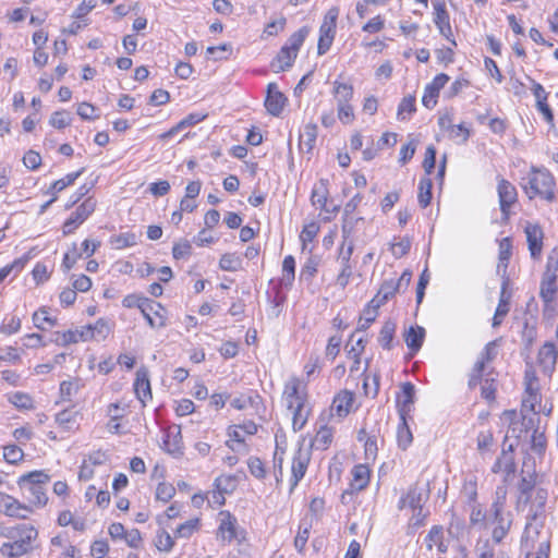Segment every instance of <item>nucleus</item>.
Here are the masks:
<instances>
[{"label": "nucleus", "mask_w": 558, "mask_h": 558, "mask_svg": "<svg viewBox=\"0 0 558 558\" xmlns=\"http://www.w3.org/2000/svg\"><path fill=\"white\" fill-rule=\"evenodd\" d=\"M7 537L11 542L1 545L0 554L4 558H22L34 550V543L38 537V531L32 524L22 523L11 527L8 531Z\"/></svg>", "instance_id": "obj_1"}, {"label": "nucleus", "mask_w": 558, "mask_h": 558, "mask_svg": "<svg viewBox=\"0 0 558 558\" xmlns=\"http://www.w3.org/2000/svg\"><path fill=\"white\" fill-rule=\"evenodd\" d=\"M523 180L522 189L530 199L538 196L548 202L554 201L556 182L548 169L533 166Z\"/></svg>", "instance_id": "obj_2"}, {"label": "nucleus", "mask_w": 558, "mask_h": 558, "mask_svg": "<svg viewBox=\"0 0 558 558\" xmlns=\"http://www.w3.org/2000/svg\"><path fill=\"white\" fill-rule=\"evenodd\" d=\"M507 490L504 486H499L496 489V498L489 509V518L493 524H495L492 531V539L494 543L499 544L507 536L512 524V514L509 511H505Z\"/></svg>", "instance_id": "obj_3"}, {"label": "nucleus", "mask_w": 558, "mask_h": 558, "mask_svg": "<svg viewBox=\"0 0 558 558\" xmlns=\"http://www.w3.org/2000/svg\"><path fill=\"white\" fill-rule=\"evenodd\" d=\"M50 476L44 471H32L19 477L17 484L20 487L25 488L29 496L28 500L32 505L41 508L46 506L48 496L43 487V484L48 483Z\"/></svg>", "instance_id": "obj_4"}, {"label": "nucleus", "mask_w": 558, "mask_h": 558, "mask_svg": "<svg viewBox=\"0 0 558 558\" xmlns=\"http://www.w3.org/2000/svg\"><path fill=\"white\" fill-rule=\"evenodd\" d=\"M338 16L339 9L337 7L330 8L324 16V21L319 27V38L317 45V52L319 56L325 54L333 43Z\"/></svg>", "instance_id": "obj_5"}, {"label": "nucleus", "mask_w": 558, "mask_h": 558, "mask_svg": "<svg viewBox=\"0 0 558 558\" xmlns=\"http://www.w3.org/2000/svg\"><path fill=\"white\" fill-rule=\"evenodd\" d=\"M218 522L217 536L222 542L232 543L236 541L241 543L245 538L244 530L239 526L236 518L229 511H220Z\"/></svg>", "instance_id": "obj_6"}, {"label": "nucleus", "mask_w": 558, "mask_h": 558, "mask_svg": "<svg viewBox=\"0 0 558 558\" xmlns=\"http://www.w3.org/2000/svg\"><path fill=\"white\" fill-rule=\"evenodd\" d=\"M508 435L505 437L501 454L498 457L494 465L492 466L493 473H504V482H509L515 473V461L513 457V450L515 445H506Z\"/></svg>", "instance_id": "obj_7"}, {"label": "nucleus", "mask_w": 558, "mask_h": 558, "mask_svg": "<svg viewBox=\"0 0 558 558\" xmlns=\"http://www.w3.org/2000/svg\"><path fill=\"white\" fill-rule=\"evenodd\" d=\"M282 398L288 410L305 404L307 403L306 386L298 377H291L284 384Z\"/></svg>", "instance_id": "obj_8"}, {"label": "nucleus", "mask_w": 558, "mask_h": 558, "mask_svg": "<svg viewBox=\"0 0 558 558\" xmlns=\"http://www.w3.org/2000/svg\"><path fill=\"white\" fill-rule=\"evenodd\" d=\"M539 531L536 529L532 531V526L530 524L525 526V531L521 539V549L525 551V558H548L549 541L546 537H543L539 541L537 553H532L535 537H539Z\"/></svg>", "instance_id": "obj_9"}, {"label": "nucleus", "mask_w": 558, "mask_h": 558, "mask_svg": "<svg viewBox=\"0 0 558 558\" xmlns=\"http://www.w3.org/2000/svg\"><path fill=\"white\" fill-rule=\"evenodd\" d=\"M497 356V345L495 341L488 342L481 352L476 363L474 364L469 377L468 386L474 389L480 383L481 376L486 371V366Z\"/></svg>", "instance_id": "obj_10"}, {"label": "nucleus", "mask_w": 558, "mask_h": 558, "mask_svg": "<svg viewBox=\"0 0 558 558\" xmlns=\"http://www.w3.org/2000/svg\"><path fill=\"white\" fill-rule=\"evenodd\" d=\"M0 512L10 518L26 519L33 512V509L16 498L0 493Z\"/></svg>", "instance_id": "obj_11"}, {"label": "nucleus", "mask_w": 558, "mask_h": 558, "mask_svg": "<svg viewBox=\"0 0 558 558\" xmlns=\"http://www.w3.org/2000/svg\"><path fill=\"white\" fill-rule=\"evenodd\" d=\"M311 461V453L307 449L300 447L293 454L291 464L290 486L293 490L304 477Z\"/></svg>", "instance_id": "obj_12"}, {"label": "nucleus", "mask_w": 558, "mask_h": 558, "mask_svg": "<svg viewBox=\"0 0 558 558\" xmlns=\"http://www.w3.org/2000/svg\"><path fill=\"white\" fill-rule=\"evenodd\" d=\"M500 210L505 216L509 215L511 206L517 202L515 186L506 179H500L497 186Z\"/></svg>", "instance_id": "obj_13"}, {"label": "nucleus", "mask_w": 558, "mask_h": 558, "mask_svg": "<svg viewBox=\"0 0 558 558\" xmlns=\"http://www.w3.org/2000/svg\"><path fill=\"white\" fill-rule=\"evenodd\" d=\"M434 23L439 29V33L448 39L452 46H457L456 40L452 38V28L450 25V17L445 8V4L441 2L434 3Z\"/></svg>", "instance_id": "obj_14"}, {"label": "nucleus", "mask_w": 558, "mask_h": 558, "mask_svg": "<svg viewBox=\"0 0 558 558\" xmlns=\"http://www.w3.org/2000/svg\"><path fill=\"white\" fill-rule=\"evenodd\" d=\"M448 82L449 76L440 73L425 87L422 102L426 108L432 109L436 106L439 92Z\"/></svg>", "instance_id": "obj_15"}, {"label": "nucleus", "mask_w": 558, "mask_h": 558, "mask_svg": "<svg viewBox=\"0 0 558 558\" xmlns=\"http://www.w3.org/2000/svg\"><path fill=\"white\" fill-rule=\"evenodd\" d=\"M162 448L169 454L179 458L183 454V442L179 426L169 427L163 437Z\"/></svg>", "instance_id": "obj_16"}, {"label": "nucleus", "mask_w": 558, "mask_h": 558, "mask_svg": "<svg viewBox=\"0 0 558 558\" xmlns=\"http://www.w3.org/2000/svg\"><path fill=\"white\" fill-rule=\"evenodd\" d=\"M438 124L442 130H446L450 140L458 144H464L470 137V129L464 124H451L448 117H441L438 120Z\"/></svg>", "instance_id": "obj_17"}, {"label": "nucleus", "mask_w": 558, "mask_h": 558, "mask_svg": "<svg viewBox=\"0 0 558 558\" xmlns=\"http://www.w3.org/2000/svg\"><path fill=\"white\" fill-rule=\"evenodd\" d=\"M287 98L284 95L278 90L277 85L275 83H269L267 86V96L265 99V107L267 111L278 117L286 105Z\"/></svg>", "instance_id": "obj_18"}, {"label": "nucleus", "mask_w": 558, "mask_h": 558, "mask_svg": "<svg viewBox=\"0 0 558 558\" xmlns=\"http://www.w3.org/2000/svg\"><path fill=\"white\" fill-rule=\"evenodd\" d=\"M558 357V350L553 342H546L538 351L537 361L542 366L544 373L550 375L554 369Z\"/></svg>", "instance_id": "obj_19"}, {"label": "nucleus", "mask_w": 558, "mask_h": 558, "mask_svg": "<svg viewBox=\"0 0 558 558\" xmlns=\"http://www.w3.org/2000/svg\"><path fill=\"white\" fill-rule=\"evenodd\" d=\"M134 390L137 399L143 405L151 399V389L148 378V371L145 367H141L136 372V378L134 381Z\"/></svg>", "instance_id": "obj_20"}, {"label": "nucleus", "mask_w": 558, "mask_h": 558, "mask_svg": "<svg viewBox=\"0 0 558 558\" xmlns=\"http://www.w3.org/2000/svg\"><path fill=\"white\" fill-rule=\"evenodd\" d=\"M525 234L531 256L538 258L543 247V230L537 225L527 223Z\"/></svg>", "instance_id": "obj_21"}, {"label": "nucleus", "mask_w": 558, "mask_h": 558, "mask_svg": "<svg viewBox=\"0 0 558 558\" xmlns=\"http://www.w3.org/2000/svg\"><path fill=\"white\" fill-rule=\"evenodd\" d=\"M425 501V497L422 488L415 486H411L407 494L403 495L398 504V508L400 510L404 508H410L412 511H416V509L422 508Z\"/></svg>", "instance_id": "obj_22"}, {"label": "nucleus", "mask_w": 558, "mask_h": 558, "mask_svg": "<svg viewBox=\"0 0 558 558\" xmlns=\"http://www.w3.org/2000/svg\"><path fill=\"white\" fill-rule=\"evenodd\" d=\"M354 400L355 397L353 392L343 390L333 398L331 410L335 411L339 417H345L351 412Z\"/></svg>", "instance_id": "obj_23"}, {"label": "nucleus", "mask_w": 558, "mask_h": 558, "mask_svg": "<svg viewBox=\"0 0 558 558\" xmlns=\"http://www.w3.org/2000/svg\"><path fill=\"white\" fill-rule=\"evenodd\" d=\"M477 385H481V396L483 399L488 403L496 400L497 378L493 371L487 373L484 372Z\"/></svg>", "instance_id": "obj_24"}, {"label": "nucleus", "mask_w": 558, "mask_h": 558, "mask_svg": "<svg viewBox=\"0 0 558 558\" xmlns=\"http://www.w3.org/2000/svg\"><path fill=\"white\" fill-rule=\"evenodd\" d=\"M122 305L126 308L136 307L141 311L142 314H147V312L151 311L153 307H159V303L155 302L148 298L141 296L137 294H129L124 296L122 300Z\"/></svg>", "instance_id": "obj_25"}, {"label": "nucleus", "mask_w": 558, "mask_h": 558, "mask_svg": "<svg viewBox=\"0 0 558 558\" xmlns=\"http://www.w3.org/2000/svg\"><path fill=\"white\" fill-rule=\"evenodd\" d=\"M351 490L360 492L366 488L371 478V471L366 464H357L352 469Z\"/></svg>", "instance_id": "obj_26"}, {"label": "nucleus", "mask_w": 558, "mask_h": 558, "mask_svg": "<svg viewBox=\"0 0 558 558\" xmlns=\"http://www.w3.org/2000/svg\"><path fill=\"white\" fill-rule=\"evenodd\" d=\"M296 57L298 54L282 46L277 57L271 61L270 66L276 73L287 71L293 65Z\"/></svg>", "instance_id": "obj_27"}, {"label": "nucleus", "mask_w": 558, "mask_h": 558, "mask_svg": "<svg viewBox=\"0 0 558 558\" xmlns=\"http://www.w3.org/2000/svg\"><path fill=\"white\" fill-rule=\"evenodd\" d=\"M425 338V329L421 326H411L404 333V341L412 354L420 351Z\"/></svg>", "instance_id": "obj_28"}, {"label": "nucleus", "mask_w": 558, "mask_h": 558, "mask_svg": "<svg viewBox=\"0 0 558 558\" xmlns=\"http://www.w3.org/2000/svg\"><path fill=\"white\" fill-rule=\"evenodd\" d=\"M400 292L396 287L395 279L385 280L380 286L377 294L371 300L375 307L383 306L387 301L392 299L396 293Z\"/></svg>", "instance_id": "obj_29"}, {"label": "nucleus", "mask_w": 558, "mask_h": 558, "mask_svg": "<svg viewBox=\"0 0 558 558\" xmlns=\"http://www.w3.org/2000/svg\"><path fill=\"white\" fill-rule=\"evenodd\" d=\"M557 278H555V274H545L541 283V298L545 303L546 308L549 304L555 300L556 293L558 291V286L556 282Z\"/></svg>", "instance_id": "obj_30"}, {"label": "nucleus", "mask_w": 558, "mask_h": 558, "mask_svg": "<svg viewBox=\"0 0 558 558\" xmlns=\"http://www.w3.org/2000/svg\"><path fill=\"white\" fill-rule=\"evenodd\" d=\"M78 411L65 409L56 415V423L63 430H74L78 427Z\"/></svg>", "instance_id": "obj_31"}, {"label": "nucleus", "mask_w": 558, "mask_h": 558, "mask_svg": "<svg viewBox=\"0 0 558 558\" xmlns=\"http://www.w3.org/2000/svg\"><path fill=\"white\" fill-rule=\"evenodd\" d=\"M354 88L351 84L335 81L332 83V95L336 99L337 106L351 104L353 98Z\"/></svg>", "instance_id": "obj_32"}, {"label": "nucleus", "mask_w": 558, "mask_h": 558, "mask_svg": "<svg viewBox=\"0 0 558 558\" xmlns=\"http://www.w3.org/2000/svg\"><path fill=\"white\" fill-rule=\"evenodd\" d=\"M97 202L94 197H87L76 209L70 215L74 221L82 225L96 208Z\"/></svg>", "instance_id": "obj_33"}, {"label": "nucleus", "mask_w": 558, "mask_h": 558, "mask_svg": "<svg viewBox=\"0 0 558 558\" xmlns=\"http://www.w3.org/2000/svg\"><path fill=\"white\" fill-rule=\"evenodd\" d=\"M83 387L84 383L80 378L63 380L59 388L62 401H72V398L75 397Z\"/></svg>", "instance_id": "obj_34"}, {"label": "nucleus", "mask_w": 558, "mask_h": 558, "mask_svg": "<svg viewBox=\"0 0 558 558\" xmlns=\"http://www.w3.org/2000/svg\"><path fill=\"white\" fill-rule=\"evenodd\" d=\"M507 284H508V281L505 280L502 282V287H501L499 303L496 308L495 315L493 317V327H495V328L498 327L502 323L504 317L509 312V295L506 294Z\"/></svg>", "instance_id": "obj_35"}, {"label": "nucleus", "mask_w": 558, "mask_h": 558, "mask_svg": "<svg viewBox=\"0 0 558 558\" xmlns=\"http://www.w3.org/2000/svg\"><path fill=\"white\" fill-rule=\"evenodd\" d=\"M333 430L332 428L323 425L317 430L314 439L312 440V447L317 450H326L332 441Z\"/></svg>", "instance_id": "obj_36"}, {"label": "nucleus", "mask_w": 558, "mask_h": 558, "mask_svg": "<svg viewBox=\"0 0 558 558\" xmlns=\"http://www.w3.org/2000/svg\"><path fill=\"white\" fill-rule=\"evenodd\" d=\"M289 411L292 413L293 429L295 432L301 430L305 426V424L308 420L310 412H311L307 403L302 404V405L299 404L295 408L289 409Z\"/></svg>", "instance_id": "obj_37"}, {"label": "nucleus", "mask_w": 558, "mask_h": 558, "mask_svg": "<svg viewBox=\"0 0 558 558\" xmlns=\"http://www.w3.org/2000/svg\"><path fill=\"white\" fill-rule=\"evenodd\" d=\"M295 278V259L292 255H288L282 262L281 286L290 288Z\"/></svg>", "instance_id": "obj_38"}, {"label": "nucleus", "mask_w": 558, "mask_h": 558, "mask_svg": "<svg viewBox=\"0 0 558 558\" xmlns=\"http://www.w3.org/2000/svg\"><path fill=\"white\" fill-rule=\"evenodd\" d=\"M165 313H166V310L159 303V307L151 306L150 312H147V314H142V315L145 317V319L147 320L148 325L151 328L159 329V328H162L166 326L167 317H166Z\"/></svg>", "instance_id": "obj_39"}, {"label": "nucleus", "mask_w": 558, "mask_h": 558, "mask_svg": "<svg viewBox=\"0 0 558 558\" xmlns=\"http://www.w3.org/2000/svg\"><path fill=\"white\" fill-rule=\"evenodd\" d=\"M488 522L487 513L480 504L474 502L470 511V525L478 530L486 529Z\"/></svg>", "instance_id": "obj_40"}, {"label": "nucleus", "mask_w": 558, "mask_h": 558, "mask_svg": "<svg viewBox=\"0 0 558 558\" xmlns=\"http://www.w3.org/2000/svg\"><path fill=\"white\" fill-rule=\"evenodd\" d=\"M317 138V125L314 123H308L304 126L302 133L300 134V145L306 148V151L310 153L316 143Z\"/></svg>", "instance_id": "obj_41"}, {"label": "nucleus", "mask_w": 558, "mask_h": 558, "mask_svg": "<svg viewBox=\"0 0 558 558\" xmlns=\"http://www.w3.org/2000/svg\"><path fill=\"white\" fill-rule=\"evenodd\" d=\"M396 328V323L392 320H387L381 327L378 341L384 349L390 350L392 348V340L395 337Z\"/></svg>", "instance_id": "obj_42"}, {"label": "nucleus", "mask_w": 558, "mask_h": 558, "mask_svg": "<svg viewBox=\"0 0 558 558\" xmlns=\"http://www.w3.org/2000/svg\"><path fill=\"white\" fill-rule=\"evenodd\" d=\"M137 235L133 232H124L110 238V243L117 250L131 247L137 244Z\"/></svg>", "instance_id": "obj_43"}, {"label": "nucleus", "mask_w": 558, "mask_h": 558, "mask_svg": "<svg viewBox=\"0 0 558 558\" xmlns=\"http://www.w3.org/2000/svg\"><path fill=\"white\" fill-rule=\"evenodd\" d=\"M432 187H433V182H432L430 178L425 177L420 180L417 201H418V204L423 208L427 207L430 203Z\"/></svg>", "instance_id": "obj_44"}, {"label": "nucleus", "mask_w": 558, "mask_h": 558, "mask_svg": "<svg viewBox=\"0 0 558 558\" xmlns=\"http://www.w3.org/2000/svg\"><path fill=\"white\" fill-rule=\"evenodd\" d=\"M402 396L399 402L401 403L400 415H405L410 411L414 401L415 387L412 383H404L401 387Z\"/></svg>", "instance_id": "obj_45"}, {"label": "nucleus", "mask_w": 558, "mask_h": 558, "mask_svg": "<svg viewBox=\"0 0 558 558\" xmlns=\"http://www.w3.org/2000/svg\"><path fill=\"white\" fill-rule=\"evenodd\" d=\"M308 33L310 31L306 26L300 28L289 37L284 47L298 54Z\"/></svg>", "instance_id": "obj_46"}, {"label": "nucleus", "mask_w": 558, "mask_h": 558, "mask_svg": "<svg viewBox=\"0 0 558 558\" xmlns=\"http://www.w3.org/2000/svg\"><path fill=\"white\" fill-rule=\"evenodd\" d=\"M378 308L379 307H375L372 304V301L368 302V304L366 305V307L363 311V315L361 316V318L359 320V326L356 328V331L366 330L372 325V323L375 322V319L378 315Z\"/></svg>", "instance_id": "obj_47"}, {"label": "nucleus", "mask_w": 558, "mask_h": 558, "mask_svg": "<svg viewBox=\"0 0 558 558\" xmlns=\"http://www.w3.org/2000/svg\"><path fill=\"white\" fill-rule=\"evenodd\" d=\"M475 553L477 558H510L505 551L496 555L488 539H485L482 544L478 542L475 546Z\"/></svg>", "instance_id": "obj_48"}, {"label": "nucleus", "mask_w": 558, "mask_h": 558, "mask_svg": "<svg viewBox=\"0 0 558 558\" xmlns=\"http://www.w3.org/2000/svg\"><path fill=\"white\" fill-rule=\"evenodd\" d=\"M320 258L318 256H311L301 268L300 279L311 281L318 271Z\"/></svg>", "instance_id": "obj_49"}, {"label": "nucleus", "mask_w": 558, "mask_h": 558, "mask_svg": "<svg viewBox=\"0 0 558 558\" xmlns=\"http://www.w3.org/2000/svg\"><path fill=\"white\" fill-rule=\"evenodd\" d=\"M199 526L198 518L190 519L177 527L174 535L180 538H189L199 530Z\"/></svg>", "instance_id": "obj_50"}, {"label": "nucleus", "mask_w": 558, "mask_h": 558, "mask_svg": "<svg viewBox=\"0 0 558 558\" xmlns=\"http://www.w3.org/2000/svg\"><path fill=\"white\" fill-rule=\"evenodd\" d=\"M400 416H401V423L398 426L397 439H398L399 447L402 449H407L411 445L413 437H412V433L407 424L405 415L402 414Z\"/></svg>", "instance_id": "obj_51"}, {"label": "nucleus", "mask_w": 558, "mask_h": 558, "mask_svg": "<svg viewBox=\"0 0 558 558\" xmlns=\"http://www.w3.org/2000/svg\"><path fill=\"white\" fill-rule=\"evenodd\" d=\"M84 169H81L75 172L68 173L65 177L54 181L50 187V192L56 195L57 193L63 191L65 187L72 185L75 180L82 175Z\"/></svg>", "instance_id": "obj_52"}, {"label": "nucleus", "mask_w": 558, "mask_h": 558, "mask_svg": "<svg viewBox=\"0 0 558 558\" xmlns=\"http://www.w3.org/2000/svg\"><path fill=\"white\" fill-rule=\"evenodd\" d=\"M415 97L407 96L402 98L401 102L398 106L397 117L400 121L408 120L409 117L415 112Z\"/></svg>", "instance_id": "obj_53"}, {"label": "nucleus", "mask_w": 558, "mask_h": 558, "mask_svg": "<svg viewBox=\"0 0 558 558\" xmlns=\"http://www.w3.org/2000/svg\"><path fill=\"white\" fill-rule=\"evenodd\" d=\"M33 323L36 328L45 330V324L53 327L57 325V318L49 316L47 310L43 307L33 314Z\"/></svg>", "instance_id": "obj_54"}, {"label": "nucleus", "mask_w": 558, "mask_h": 558, "mask_svg": "<svg viewBox=\"0 0 558 558\" xmlns=\"http://www.w3.org/2000/svg\"><path fill=\"white\" fill-rule=\"evenodd\" d=\"M241 264V258L232 253L223 254L219 260V267L226 271H236Z\"/></svg>", "instance_id": "obj_55"}, {"label": "nucleus", "mask_w": 558, "mask_h": 558, "mask_svg": "<svg viewBox=\"0 0 558 558\" xmlns=\"http://www.w3.org/2000/svg\"><path fill=\"white\" fill-rule=\"evenodd\" d=\"M155 546L160 551H170L174 546V541L167 531L160 530L156 534Z\"/></svg>", "instance_id": "obj_56"}, {"label": "nucleus", "mask_w": 558, "mask_h": 558, "mask_svg": "<svg viewBox=\"0 0 558 558\" xmlns=\"http://www.w3.org/2000/svg\"><path fill=\"white\" fill-rule=\"evenodd\" d=\"M24 457L23 450L16 445H7L3 447V459L10 464H16Z\"/></svg>", "instance_id": "obj_57"}, {"label": "nucleus", "mask_w": 558, "mask_h": 558, "mask_svg": "<svg viewBox=\"0 0 558 558\" xmlns=\"http://www.w3.org/2000/svg\"><path fill=\"white\" fill-rule=\"evenodd\" d=\"M230 440L227 442L229 448L233 451H239L240 447L244 446V436L245 434L239 427V425L233 426L232 430L229 433Z\"/></svg>", "instance_id": "obj_58"}, {"label": "nucleus", "mask_w": 558, "mask_h": 558, "mask_svg": "<svg viewBox=\"0 0 558 558\" xmlns=\"http://www.w3.org/2000/svg\"><path fill=\"white\" fill-rule=\"evenodd\" d=\"M21 329V318L12 315L11 317H5L2 325L0 326V332L4 335H13L16 333Z\"/></svg>", "instance_id": "obj_59"}, {"label": "nucleus", "mask_w": 558, "mask_h": 558, "mask_svg": "<svg viewBox=\"0 0 558 558\" xmlns=\"http://www.w3.org/2000/svg\"><path fill=\"white\" fill-rule=\"evenodd\" d=\"M9 400L11 401L12 404H14L19 409L27 410V409L33 408V399L27 393H24V392H20V391L13 392L9 397Z\"/></svg>", "instance_id": "obj_60"}, {"label": "nucleus", "mask_w": 558, "mask_h": 558, "mask_svg": "<svg viewBox=\"0 0 558 558\" xmlns=\"http://www.w3.org/2000/svg\"><path fill=\"white\" fill-rule=\"evenodd\" d=\"M444 538V530L440 525H434L429 530L428 534L426 535L424 542L426 545V548L428 550H432L434 546L438 544V542Z\"/></svg>", "instance_id": "obj_61"}, {"label": "nucleus", "mask_w": 558, "mask_h": 558, "mask_svg": "<svg viewBox=\"0 0 558 558\" xmlns=\"http://www.w3.org/2000/svg\"><path fill=\"white\" fill-rule=\"evenodd\" d=\"M54 336H56V339L53 341L58 345L65 347V345H69L71 343H77L78 342L76 329H74V330L70 329V330H66V331H63V332L57 331L54 333Z\"/></svg>", "instance_id": "obj_62"}, {"label": "nucleus", "mask_w": 558, "mask_h": 558, "mask_svg": "<svg viewBox=\"0 0 558 558\" xmlns=\"http://www.w3.org/2000/svg\"><path fill=\"white\" fill-rule=\"evenodd\" d=\"M250 473L258 478L263 480L266 476V470L263 461L257 457H251L247 461Z\"/></svg>", "instance_id": "obj_63"}, {"label": "nucleus", "mask_w": 558, "mask_h": 558, "mask_svg": "<svg viewBox=\"0 0 558 558\" xmlns=\"http://www.w3.org/2000/svg\"><path fill=\"white\" fill-rule=\"evenodd\" d=\"M49 122L56 129H64L71 123L70 113L65 110L56 111Z\"/></svg>", "instance_id": "obj_64"}]
</instances>
